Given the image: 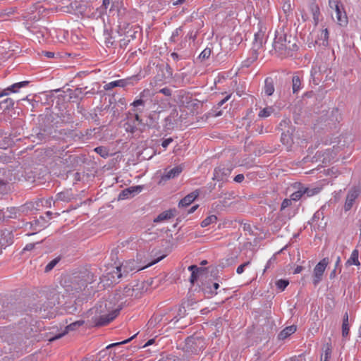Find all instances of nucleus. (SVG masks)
Listing matches in <instances>:
<instances>
[{
    "label": "nucleus",
    "instance_id": "1",
    "mask_svg": "<svg viewBox=\"0 0 361 361\" xmlns=\"http://www.w3.org/2000/svg\"><path fill=\"white\" fill-rule=\"evenodd\" d=\"M145 256V252L138 253L137 259H129L123 262L121 266L116 267L112 273V279L114 282L118 281L123 276H126L130 271H137L149 267L155 263L159 262L163 257L157 258L152 262L142 260V257Z\"/></svg>",
    "mask_w": 361,
    "mask_h": 361
},
{
    "label": "nucleus",
    "instance_id": "2",
    "mask_svg": "<svg viewBox=\"0 0 361 361\" xmlns=\"http://www.w3.org/2000/svg\"><path fill=\"white\" fill-rule=\"evenodd\" d=\"M297 39L283 30H276L273 42V48L278 56L281 57L292 56L298 49Z\"/></svg>",
    "mask_w": 361,
    "mask_h": 361
},
{
    "label": "nucleus",
    "instance_id": "3",
    "mask_svg": "<svg viewBox=\"0 0 361 361\" xmlns=\"http://www.w3.org/2000/svg\"><path fill=\"white\" fill-rule=\"evenodd\" d=\"M95 315L92 318V322L96 326H105L113 321L118 314L121 307L119 305L113 308L112 302L109 300L101 301L95 307Z\"/></svg>",
    "mask_w": 361,
    "mask_h": 361
},
{
    "label": "nucleus",
    "instance_id": "4",
    "mask_svg": "<svg viewBox=\"0 0 361 361\" xmlns=\"http://www.w3.org/2000/svg\"><path fill=\"white\" fill-rule=\"evenodd\" d=\"M145 101L142 99L135 100L131 105L134 107L133 109V111L136 112L133 117L131 118L130 116L132 115L131 113L128 112V116L127 117L128 121L124 123L123 126L125 130L127 133H134L137 130V125L142 124V119L140 118L138 113L142 112L145 107Z\"/></svg>",
    "mask_w": 361,
    "mask_h": 361
},
{
    "label": "nucleus",
    "instance_id": "5",
    "mask_svg": "<svg viewBox=\"0 0 361 361\" xmlns=\"http://www.w3.org/2000/svg\"><path fill=\"white\" fill-rule=\"evenodd\" d=\"M81 279L80 281H75L72 283V288L75 293H79L85 289L88 284H90L96 281L98 275L95 271L91 270H85L81 272Z\"/></svg>",
    "mask_w": 361,
    "mask_h": 361
},
{
    "label": "nucleus",
    "instance_id": "6",
    "mask_svg": "<svg viewBox=\"0 0 361 361\" xmlns=\"http://www.w3.org/2000/svg\"><path fill=\"white\" fill-rule=\"evenodd\" d=\"M140 79L141 77L139 74L133 75L124 79L117 80L106 83L104 85V90L109 91L116 87L124 88L127 86H133L135 85Z\"/></svg>",
    "mask_w": 361,
    "mask_h": 361
},
{
    "label": "nucleus",
    "instance_id": "7",
    "mask_svg": "<svg viewBox=\"0 0 361 361\" xmlns=\"http://www.w3.org/2000/svg\"><path fill=\"white\" fill-rule=\"evenodd\" d=\"M51 134V126L41 127L35 130V134H32V141L33 142H36L37 144L46 142L49 140Z\"/></svg>",
    "mask_w": 361,
    "mask_h": 361
},
{
    "label": "nucleus",
    "instance_id": "8",
    "mask_svg": "<svg viewBox=\"0 0 361 361\" xmlns=\"http://www.w3.org/2000/svg\"><path fill=\"white\" fill-rule=\"evenodd\" d=\"M361 195V188L360 186H353L347 192L345 201L343 206L345 212L350 211L355 204L356 200Z\"/></svg>",
    "mask_w": 361,
    "mask_h": 361
},
{
    "label": "nucleus",
    "instance_id": "9",
    "mask_svg": "<svg viewBox=\"0 0 361 361\" xmlns=\"http://www.w3.org/2000/svg\"><path fill=\"white\" fill-rule=\"evenodd\" d=\"M329 263V258L324 257L320 260L314 268L312 283L314 286H317L322 280L323 274Z\"/></svg>",
    "mask_w": 361,
    "mask_h": 361
},
{
    "label": "nucleus",
    "instance_id": "10",
    "mask_svg": "<svg viewBox=\"0 0 361 361\" xmlns=\"http://www.w3.org/2000/svg\"><path fill=\"white\" fill-rule=\"evenodd\" d=\"M329 5L331 8H334L337 23L340 25L347 24L348 18L345 12L343 11L342 5L337 1L329 0Z\"/></svg>",
    "mask_w": 361,
    "mask_h": 361
},
{
    "label": "nucleus",
    "instance_id": "11",
    "mask_svg": "<svg viewBox=\"0 0 361 361\" xmlns=\"http://www.w3.org/2000/svg\"><path fill=\"white\" fill-rule=\"evenodd\" d=\"M143 190L142 185L131 186L123 190L118 195V200H126L133 197Z\"/></svg>",
    "mask_w": 361,
    "mask_h": 361
},
{
    "label": "nucleus",
    "instance_id": "12",
    "mask_svg": "<svg viewBox=\"0 0 361 361\" xmlns=\"http://www.w3.org/2000/svg\"><path fill=\"white\" fill-rule=\"evenodd\" d=\"M231 173V169L225 166L221 165L215 168L214 171V179L217 181H224L227 179Z\"/></svg>",
    "mask_w": 361,
    "mask_h": 361
},
{
    "label": "nucleus",
    "instance_id": "13",
    "mask_svg": "<svg viewBox=\"0 0 361 361\" xmlns=\"http://www.w3.org/2000/svg\"><path fill=\"white\" fill-rule=\"evenodd\" d=\"M26 225H30V229L35 231L30 234L33 235L46 228L47 226V221L44 216H40L38 219H36L31 222L27 223Z\"/></svg>",
    "mask_w": 361,
    "mask_h": 361
},
{
    "label": "nucleus",
    "instance_id": "14",
    "mask_svg": "<svg viewBox=\"0 0 361 361\" xmlns=\"http://www.w3.org/2000/svg\"><path fill=\"white\" fill-rule=\"evenodd\" d=\"M183 167L181 165L175 166L174 168L167 171L165 170L164 173L161 176V180L164 181L169 180L178 176L183 171Z\"/></svg>",
    "mask_w": 361,
    "mask_h": 361
},
{
    "label": "nucleus",
    "instance_id": "15",
    "mask_svg": "<svg viewBox=\"0 0 361 361\" xmlns=\"http://www.w3.org/2000/svg\"><path fill=\"white\" fill-rule=\"evenodd\" d=\"M202 341L200 338L190 336L188 337L185 340V345L188 351H190L192 353H197L199 350L197 345L201 343Z\"/></svg>",
    "mask_w": 361,
    "mask_h": 361
},
{
    "label": "nucleus",
    "instance_id": "16",
    "mask_svg": "<svg viewBox=\"0 0 361 361\" xmlns=\"http://www.w3.org/2000/svg\"><path fill=\"white\" fill-rule=\"evenodd\" d=\"M85 89H87V87ZM83 90L84 88L82 87H77L75 90L67 89L65 93L67 94L71 102H75L82 99Z\"/></svg>",
    "mask_w": 361,
    "mask_h": 361
},
{
    "label": "nucleus",
    "instance_id": "17",
    "mask_svg": "<svg viewBox=\"0 0 361 361\" xmlns=\"http://www.w3.org/2000/svg\"><path fill=\"white\" fill-rule=\"evenodd\" d=\"M84 323L85 322H84L83 320H78L77 322H73L71 324L66 326L65 331H63L61 334H59L54 336L52 338H50L49 339V341H55L56 339H59V338H61L63 336H64L68 331L75 330L78 327L81 326L82 325H83Z\"/></svg>",
    "mask_w": 361,
    "mask_h": 361
},
{
    "label": "nucleus",
    "instance_id": "18",
    "mask_svg": "<svg viewBox=\"0 0 361 361\" xmlns=\"http://www.w3.org/2000/svg\"><path fill=\"white\" fill-rule=\"evenodd\" d=\"M274 79L271 77H267L264 80V85L263 88V92L266 96H271L274 91Z\"/></svg>",
    "mask_w": 361,
    "mask_h": 361
},
{
    "label": "nucleus",
    "instance_id": "19",
    "mask_svg": "<svg viewBox=\"0 0 361 361\" xmlns=\"http://www.w3.org/2000/svg\"><path fill=\"white\" fill-rule=\"evenodd\" d=\"M199 196V192L197 190L193 191L192 192L187 195L185 197L180 200L178 203L179 207H186L192 203Z\"/></svg>",
    "mask_w": 361,
    "mask_h": 361
},
{
    "label": "nucleus",
    "instance_id": "20",
    "mask_svg": "<svg viewBox=\"0 0 361 361\" xmlns=\"http://www.w3.org/2000/svg\"><path fill=\"white\" fill-rule=\"evenodd\" d=\"M177 116L178 113L175 111L171 113L170 115H169L164 118V123L163 125V127L165 130H168L174 128Z\"/></svg>",
    "mask_w": 361,
    "mask_h": 361
},
{
    "label": "nucleus",
    "instance_id": "21",
    "mask_svg": "<svg viewBox=\"0 0 361 361\" xmlns=\"http://www.w3.org/2000/svg\"><path fill=\"white\" fill-rule=\"evenodd\" d=\"M310 82L314 85H317L322 80V73L319 68L317 66H313L310 71Z\"/></svg>",
    "mask_w": 361,
    "mask_h": 361
},
{
    "label": "nucleus",
    "instance_id": "22",
    "mask_svg": "<svg viewBox=\"0 0 361 361\" xmlns=\"http://www.w3.org/2000/svg\"><path fill=\"white\" fill-rule=\"evenodd\" d=\"M74 198L71 190H66L56 194V200L68 202Z\"/></svg>",
    "mask_w": 361,
    "mask_h": 361
},
{
    "label": "nucleus",
    "instance_id": "23",
    "mask_svg": "<svg viewBox=\"0 0 361 361\" xmlns=\"http://www.w3.org/2000/svg\"><path fill=\"white\" fill-rule=\"evenodd\" d=\"M186 314V310L183 305H180L177 310H176V315L171 319L169 320L166 319V322H173L174 324L178 322L180 318H183Z\"/></svg>",
    "mask_w": 361,
    "mask_h": 361
},
{
    "label": "nucleus",
    "instance_id": "24",
    "mask_svg": "<svg viewBox=\"0 0 361 361\" xmlns=\"http://www.w3.org/2000/svg\"><path fill=\"white\" fill-rule=\"evenodd\" d=\"M159 71H161V74L158 73L157 75L154 76L153 80L149 83V85L151 86H157L159 83H163L164 82L165 79L168 78L164 71V68L159 67Z\"/></svg>",
    "mask_w": 361,
    "mask_h": 361
},
{
    "label": "nucleus",
    "instance_id": "25",
    "mask_svg": "<svg viewBox=\"0 0 361 361\" xmlns=\"http://www.w3.org/2000/svg\"><path fill=\"white\" fill-rule=\"evenodd\" d=\"M296 331V326L294 325L289 326L283 329L279 334L278 338L279 340H284L288 336L294 334Z\"/></svg>",
    "mask_w": 361,
    "mask_h": 361
},
{
    "label": "nucleus",
    "instance_id": "26",
    "mask_svg": "<svg viewBox=\"0 0 361 361\" xmlns=\"http://www.w3.org/2000/svg\"><path fill=\"white\" fill-rule=\"evenodd\" d=\"M264 41V34L261 32H259L255 35L252 49L255 52H256L259 49L262 47Z\"/></svg>",
    "mask_w": 361,
    "mask_h": 361
},
{
    "label": "nucleus",
    "instance_id": "27",
    "mask_svg": "<svg viewBox=\"0 0 361 361\" xmlns=\"http://www.w3.org/2000/svg\"><path fill=\"white\" fill-rule=\"evenodd\" d=\"M358 257H359L358 250H357V249L353 250L352 253H351V255H350V257L346 261L345 265L347 267L348 266H351V265L360 266V261L358 259Z\"/></svg>",
    "mask_w": 361,
    "mask_h": 361
},
{
    "label": "nucleus",
    "instance_id": "28",
    "mask_svg": "<svg viewBox=\"0 0 361 361\" xmlns=\"http://www.w3.org/2000/svg\"><path fill=\"white\" fill-rule=\"evenodd\" d=\"M30 31L36 35L38 39H44L49 34L48 29L44 27L39 28L33 27L30 29Z\"/></svg>",
    "mask_w": 361,
    "mask_h": 361
},
{
    "label": "nucleus",
    "instance_id": "29",
    "mask_svg": "<svg viewBox=\"0 0 361 361\" xmlns=\"http://www.w3.org/2000/svg\"><path fill=\"white\" fill-rule=\"evenodd\" d=\"M175 210H167L159 214L157 217L154 219V222H161L164 220L169 219L175 216Z\"/></svg>",
    "mask_w": 361,
    "mask_h": 361
},
{
    "label": "nucleus",
    "instance_id": "30",
    "mask_svg": "<svg viewBox=\"0 0 361 361\" xmlns=\"http://www.w3.org/2000/svg\"><path fill=\"white\" fill-rule=\"evenodd\" d=\"M350 327L348 322V312H345L343 317V323H342V336L346 338L349 335Z\"/></svg>",
    "mask_w": 361,
    "mask_h": 361
},
{
    "label": "nucleus",
    "instance_id": "31",
    "mask_svg": "<svg viewBox=\"0 0 361 361\" xmlns=\"http://www.w3.org/2000/svg\"><path fill=\"white\" fill-rule=\"evenodd\" d=\"M303 190H305L304 192L305 193V198L306 197H310L314 195H317L322 190V188L320 187H312V188H308L303 185Z\"/></svg>",
    "mask_w": 361,
    "mask_h": 361
},
{
    "label": "nucleus",
    "instance_id": "32",
    "mask_svg": "<svg viewBox=\"0 0 361 361\" xmlns=\"http://www.w3.org/2000/svg\"><path fill=\"white\" fill-rule=\"evenodd\" d=\"M14 101L11 98H6L2 101H0V109L3 111L10 110L13 108Z\"/></svg>",
    "mask_w": 361,
    "mask_h": 361
},
{
    "label": "nucleus",
    "instance_id": "33",
    "mask_svg": "<svg viewBox=\"0 0 361 361\" xmlns=\"http://www.w3.org/2000/svg\"><path fill=\"white\" fill-rule=\"evenodd\" d=\"M28 84L29 81H22L11 85V86L8 87L7 89L8 90L9 93H16L18 92L19 89L26 87Z\"/></svg>",
    "mask_w": 361,
    "mask_h": 361
},
{
    "label": "nucleus",
    "instance_id": "34",
    "mask_svg": "<svg viewBox=\"0 0 361 361\" xmlns=\"http://www.w3.org/2000/svg\"><path fill=\"white\" fill-rule=\"evenodd\" d=\"M188 270L189 271H191V276H190V281L191 283L194 284V283L197 281V273L200 271H204L203 269L202 268H198L196 265H191L188 267Z\"/></svg>",
    "mask_w": 361,
    "mask_h": 361
},
{
    "label": "nucleus",
    "instance_id": "35",
    "mask_svg": "<svg viewBox=\"0 0 361 361\" xmlns=\"http://www.w3.org/2000/svg\"><path fill=\"white\" fill-rule=\"evenodd\" d=\"M301 80L300 78L295 75L293 76L292 78V87H293V92L294 94H296L298 92V91L301 89Z\"/></svg>",
    "mask_w": 361,
    "mask_h": 361
},
{
    "label": "nucleus",
    "instance_id": "36",
    "mask_svg": "<svg viewBox=\"0 0 361 361\" xmlns=\"http://www.w3.org/2000/svg\"><path fill=\"white\" fill-rule=\"evenodd\" d=\"M305 190H303V185H300L298 190L291 194V200H293V201H298L300 200L302 197H305Z\"/></svg>",
    "mask_w": 361,
    "mask_h": 361
},
{
    "label": "nucleus",
    "instance_id": "37",
    "mask_svg": "<svg viewBox=\"0 0 361 361\" xmlns=\"http://www.w3.org/2000/svg\"><path fill=\"white\" fill-rule=\"evenodd\" d=\"M94 150L103 158H107L109 157V151L106 147L99 146L94 148Z\"/></svg>",
    "mask_w": 361,
    "mask_h": 361
},
{
    "label": "nucleus",
    "instance_id": "38",
    "mask_svg": "<svg viewBox=\"0 0 361 361\" xmlns=\"http://www.w3.org/2000/svg\"><path fill=\"white\" fill-rule=\"evenodd\" d=\"M217 221V217L216 215H210L205 218L202 222H201V226L202 227H207L209 226L212 224L216 223Z\"/></svg>",
    "mask_w": 361,
    "mask_h": 361
},
{
    "label": "nucleus",
    "instance_id": "39",
    "mask_svg": "<svg viewBox=\"0 0 361 361\" xmlns=\"http://www.w3.org/2000/svg\"><path fill=\"white\" fill-rule=\"evenodd\" d=\"M274 111L272 106H267L260 110L258 116L261 118H267Z\"/></svg>",
    "mask_w": 361,
    "mask_h": 361
},
{
    "label": "nucleus",
    "instance_id": "40",
    "mask_svg": "<svg viewBox=\"0 0 361 361\" xmlns=\"http://www.w3.org/2000/svg\"><path fill=\"white\" fill-rule=\"evenodd\" d=\"M61 121L64 123H71L73 122V115L68 111L61 114Z\"/></svg>",
    "mask_w": 361,
    "mask_h": 361
},
{
    "label": "nucleus",
    "instance_id": "41",
    "mask_svg": "<svg viewBox=\"0 0 361 361\" xmlns=\"http://www.w3.org/2000/svg\"><path fill=\"white\" fill-rule=\"evenodd\" d=\"M21 208L16 207H8L6 209V212L8 214L6 215V218L7 219H14L17 216V213L20 211Z\"/></svg>",
    "mask_w": 361,
    "mask_h": 361
},
{
    "label": "nucleus",
    "instance_id": "42",
    "mask_svg": "<svg viewBox=\"0 0 361 361\" xmlns=\"http://www.w3.org/2000/svg\"><path fill=\"white\" fill-rule=\"evenodd\" d=\"M60 258L56 257L50 261L45 267L44 271L49 272L54 269V267L59 262Z\"/></svg>",
    "mask_w": 361,
    "mask_h": 361
},
{
    "label": "nucleus",
    "instance_id": "43",
    "mask_svg": "<svg viewBox=\"0 0 361 361\" xmlns=\"http://www.w3.org/2000/svg\"><path fill=\"white\" fill-rule=\"evenodd\" d=\"M289 284V281L285 279H279L276 281V286L278 289L283 290Z\"/></svg>",
    "mask_w": 361,
    "mask_h": 361
},
{
    "label": "nucleus",
    "instance_id": "44",
    "mask_svg": "<svg viewBox=\"0 0 361 361\" xmlns=\"http://www.w3.org/2000/svg\"><path fill=\"white\" fill-rule=\"evenodd\" d=\"M219 288V285L218 283H214L212 285V288L211 286H206L204 288V291L209 293L211 294H216V290Z\"/></svg>",
    "mask_w": 361,
    "mask_h": 361
},
{
    "label": "nucleus",
    "instance_id": "45",
    "mask_svg": "<svg viewBox=\"0 0 361 361\" xmlns=\"http://www.w3.org/2000/svg\"><path fill=\"white\" fill-rule=\"evenodd\" d=\"M183 31V27L180 26L178 28H176L173 32L170 37V41L175 42H176V37H178V35L181 33Z\"/></svg>",
    "mask_w": 361,
    "mask_h": 361
},
{
    "label": "nucleus",
    "instance_id": "46",
    "mask_svg": "<svg viewBox=\"0 0 361 361\" xmlns=\"http://www.w3.org/2000/svg\"><path fill=\"white\" fill-rule=\"evenodd\" d=\"M212 51L209 48L204 49L199 55V58L202 60L207 59L211 55Z\"/></svg>",
    "mask_w": 361,
    "mask_h": 361
},
{
    "label": "nucleus",
    "instance_id": "47",
    "mask_svg": "<svg viewBox=\"0 0 361 361\" xmlns=\"http://www.w3.org/2000/svg\"><path fill=\"white\" fill-rule=\"evenodd\" d=\"M324 214L323 212H322V211L318 210L314 214V215L312 218V221L313 223H316V222H317V221L319 219H324Z\"/></svg>",
    "mask_w": 361,
    "mask_h": 361
},
{
    "label": "nucleus",
    "instance_id": "48",
    "mask_svg": "<svg viewBox=\"0 0 361 361\" xmlns=\"http://www.w3.org/2000/svg\"><path fill=\"white\" fill-rule=\"evenodd\" d=\"M137 334H135V335H133L130 338H129L128 339H126V340H124L123 341L117 342V343H112V344L108 345L107 348H111V347H114V346H116V345H118L127 343L130 342L131 340H133L137 336Z\"/></svg>",
    "mask_w": 361,
    "mask_h": 361
},
{
    "label": "nucleus",
    "instance_id": "49",
    "mask_svg": "<svg viewBox=\"0 0 361 361\" xmlns=\"http://www.w3.org/2000/svg\"><path fill=\"white\" fill-rule=\"evenodd\" d=\"M250 264V262L249 261H247V262L240 264L239 267H238V268L236 269L237 274H243L245 270V268L247 267Z\"/></svg>",
    "mask_w": 361,
    "mask_h": 361
},
{
    "label": "nucleus",
    "instance_id": "50",
    "mask_svg": "<svg viewBox=\"0 0 361 361\" xmlns=\"http://www.w3.org/2000/svg\"><path fill=\"white\" fill-rule=\"evenodd\" d=\"M164 68V71L165 70L166 71V76L168 78H172L173 76V69L170 66L169 64L166 63V65L165 66V67L162 66Z\"/></svg>",
    "mask_w": 361,
    "mask_h": 361
},
{
    "label": "nucleus",
    "instance_id": "51",
    "mask_svg": "<svg viewBox=\"0 0 361 361\" xmlns=\"http://www.w3.org/2000/svg\"><path fill=\"white\" fill-rule=\"evenodd\" d=\"M281 140L283 144L288 145L290 143L291 137L288 134L282 133Z\"/></svg>",
    "mask_w": 361,
    "mask_h": 361
},
{
    "label": "nucleus",
    "instance_id": "52",
    "mask_svg": "<svg viewBox=\"0 0 361 361\" xmlns=\"http://www.w3.org/2000/svg\"><path fill=\"white\" fill-rule=\"evenodd\" d=\"M276 262V257L275 256H272L267 262V264L265 266V268L264 269V272H265L267 269L271 268V267L273 265V264Z\"/></svg>",
    "mask_w": 361,
    "mask_h": 361
},
{
    "label": "nucleus",
    "instance_id": "53",
    "mask_svg": "<svg viewBox=\"0 0 361 361\" xmlns=\"http://www.w3.org/2000/svg\"><path fill=\"white\" fill-rule=\"evenodd\" d=\"M159 93L163 94L165 96L170 97L172 94V90L169 87H164L159 90Z\"/></svg>",
    "mask_w": 361,
    "mask_h": 361
},
{
    "label": "nucleus",
    "instance_id": "54",
    "mask_svg": "<svg viewBox=\"0 0 361 361\" xmlns=\"http://www.w3.org/2000/svg\"><path fill=\"white\" fill-rule=\"evenodd\" d=\"M293 200L290 199H285L283 200L281 205V210L285 209L286 207H289L291 204V201Z\"/></svg>",
    "mask_w": 361,
    "mask_h": 361
},
{
    "label": "nucleus",
    "instance_id": "55",
    "mask_svg": "<svg viewBox=\"0 0 361 361\" xmlns=\"http://www.w3.org/2000/svg\"><path fill=\"white\" fill-rule=\"evenodd\" d=\"M173 141V139L172 137H169L166 139H164L161 142V146L163 148L166 149L168 146Z\"/></svg>",
    "mask_w": 361,
    "mask_h": 361
},
{
    "label": "nucleus",
    "instance_id": "56",
    "mask_svg": "<svg viewBox=\"0 0 361 361\" xmlns=\"http://www.w3.org/2000/svg\"><path fill=\"white\" fill-rule=\"evenodd\" d=\"M11 179L7 180L4 178H0V190H4L6 186L9 183Z\"/></svg>",
    "mask_w": 361,
    "mask_h": 361
},
{
    "label": "nucleus",
    "instance_id": "57",
    "mask_svg": "<svg viewBox=\"0 0 361 361\" xmlns=\"http://www.w3.org/2000/svg\"><path fill=\"white\" fill-rule=\"evenodd\" d=\"M314 19L316 20L318 18V15L319 14V10L317 6H312V8Z\"/></svg>",
    "mask_w": 361,
    "mask_h": 361
},
{
    "label": "nucleus",
    "instance_id": "58",
    "mask_svg": "<svg viewBox=\"0 0 361 361\" xmlns=\"http://www.w3.org/2000/svg\"><path fill=\"white\" fill-rule=\"evenodd\" d=\"M55 305L54 302H49V304L46 306L45 304L42 305V307H40V311L43 309L44 311H46L48 308H52Z\"/></svg>",
    "mask_w": 361,
    "mask_h": 361
},
{
    "label": "nucleus",
    "instance_id": "59",
    "mask_svg": "<svg viewBox=\"0 0 361 361\" xmlns=\"http://www.w3.org/2000/svg\"><path fill=\"white\" fill-rule=\"evenodd\" d=\"M244 178L245 177L243 174H238L237 176H235L234 181L236 183H241L243 181Z\"/></svg>",
    "mask_w": 361,
    "mask_h": 361
},
{
    "label": "nucleus",
    "instance_id": "60",
    "mask_svg": "<svg viewBox=\"0 0 361 361\" xmlns=\"http://www.w3.org/2000/svg\"><path fill=\"white\" fill-rule=\"evenodd\" d=\"M171 58H172L174 61H179V60H180V59H183V58H182L180 55H178L176 52H172V53L171 54Z\"/></svg>",
    "mask_w": 361,
    "mask_h": 361
},
{
    "label": "nucleus",
    "instance_id": "61",
    "mask_svg": "<svg viewBox=\"0 0 361 361\" xmlns=\"http://www.w3.org/2000/svg\"><path fill=\"white\" fill-rule=\"evenodd\" d=\"M35 246V243H28L25 245L23 250L30 251L34 249Z\"/></svg>",
    "mask_w": 361,
    "mask_h": 361
},
{
    "label": "nucleus",
    "instance_id": "62",
    "mask_svg": "<svg viewBox=\"0 0 361 361\" xmlns=\"http://www.w3.org/2000/svg\"><path fill=\"white\" fill-rule=\"evenodd\" d=\"M341 258L340 256H338L337 258H336V263H335V268L336 269H339V271H341Z\"/></svg>",
    "mask_w": 361,
    "mask_h": 361
},
{
    "label": "nucleus",
    "instance_id": "63",
    "mask_svg": "<svg viewBox=\"0 0 361 361\" xmlns=\"http://www.w3.org/2000/svg\"><path fill=\"white\" fill-rule=\"evenodd\" d=\"M230 97H231V94L227 95L226 97H224L223 99H221L220 102H218V106H221L229 99Z\"/></svg>",
    "mask_w": 361,
    "mask_h": 361
},
{
    "label": "nucleus",
    "instance_id": "64",
    "mask_svg": "<svg viewBox=\"0 0 361 361\" xmlns=\"http://www.w3.org/2000/svg\"><path fill=\"white\" fill-rule=\"evenodd\" d=\"M105 43L106 44L107 47H110V46H112L113 44H114V42L111 41V37H106L105 38Z\"/></svg>",
    "mask_w": 361,
    "mask_h": 361
}]
</instances>
